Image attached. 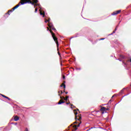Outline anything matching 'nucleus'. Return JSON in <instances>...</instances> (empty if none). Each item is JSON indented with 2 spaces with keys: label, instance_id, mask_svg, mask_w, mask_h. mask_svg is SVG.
I'll use <instances>...</instances> for the list:
<instances>
[{
  "label": "nucleus",
  "instance_id": "nucleus-1",
  "mask_svg": "<svg viewBox=\"0 0 131 131\" xmlns=\"http://www.w3.org/2000/svg\"><path fill=\"white\" fill-rule=\"evenodd\" d=\"M25 4H31V5H34L35 4L34 2H32L31 0H20V2L14 7H13L11 10H9L6 15H10V12H12L14 10H16L17 8H19L21 5H25Z\"/></svg>",
  "mask_w": 131,
  "mask_h": 131
},
{
  "label": "nucleus",
  "instance_id": "nucleus-2",
  "mask_svg": "<svg viewBox=\"0 0 131 131\" xmlns=\"http://www.w3.org/2000/svg\"><path fill=\"white\" fill-rule=\"evenodd\" d=\"M47 30H49V31H50V33L52 34V37H53L54 41H55V42L57 45V51H59V42L58 41V38H57V37H56L55 33H54V32H53V31H52V30H50V28H49V27H47Z\"/></svg>",
  "mask_w": 131,
  "mask_h": 131
},
{
  "label": "nucleus",
  "instance_id": "nucleus-3",
  "mask_svg": "<svg viewBox=\"0 0 131 131\" xmlns=\"http://www.w3.org/2000/svg\"><path fill=\"white\" fill-rule=\"evenodd\" d=\"M74 113L75 115V120H78L79 121H80V120H81V115H79L77 116V112H76V110H74Z\"/></svg>",
  "mask_w": 131,
  "mask_h": 131
},
{
  "label": "nucleus",
  "instance_id": "nucleus-4",
  "mask_svg": "<svg viewBox=\"0 0 131 131\" xmlns=\"http://www.w3.org/2000/svg\"><path fill=\"white\" fill-rule=\"evenodd\" d=\"M60 99H61L58 102V105H61V104H63L65 103V101H66L65 97L60 96Z\"/></svg>",
  "mask_w": 131,
  "mask_h": 131
},
{
  "label": "nucleus",
  "instance_id": "nucleus-5",
  "mask_svg": "<svg viewBox=\"0 0 131 131\" xmlns=\"http://www.w3.org/2000/svg\"><path fill=\"white\" fill-rule=\"evenodd\" d=\"M48 26L50 29H52V30H54V31H56V29L55 27H54V25L52 23H49Z\"/></svg>",
  "mask_w": 131,
  "mask_h": 131
},
{
  "label": "nucleus",
  "instance_id": "nucleus-6",
  "mask_svg": "<svg viewBox=\"0 0 131 131\" xmlns=\"http://www.w3.org/2000/svg\"><path fill=\"white\" fill-rule=\"evenodd\" d=\"M80 123H79V124L77 125H74V126H73V128L75 129V130H77V127H79V126H80V124L81 123V121L80 120Z\"/></svg>",
  "mask_w": 131,
  "mask_h": 131
},
{
  "label": "nucleus",
  "instance_id": "nucleus-7",
  "mask_svg": "<svg viewBox=\"0 0 131 131\" xmlns=\"http://www.w3.org/2000/svg\"><path fill=\"white\" fill-rule=\"evenodd\" d=\"M121 12V10H117L116 11H114L112 13V16H115V15H118V14H120Z\"/></svg>",
  "mask_w": 131,
  "mask_h": 131
},
{
  "label": "nucleus",
  "instance_id": "nucleus-8",
  "mask_svg": "<svg viewBox=\"0 0 131 131\" xmlns=\"http://www.w3.org/2000/svg\"><path fill=\"white\" fill-rule=\"evenodd\" d=\"M101 107L100 111H101L102 114H104L105 112H106V107H103L102 106H100Z\"/></svg>",
  "mask_w": 131,
  "mask_h": 131
},
{
  "label": "nucleus",
  "instance_id": "nucleus-9",
  "mask_svg": "<svg viewBox=\"0 0 131 131\" xmlns=\"http://www.w3.org/2000/svg\"><path fill=\"white\" fill-rule=\"evenodd\" d=\"M65 82H66L65 81H63L62 84L60 85L61 88L63 86V89H66V85L65 84Z\"/></svg>",
  "mask_w": 131,
  "mask_h": 131
},
{
  "label": "nucleus",
  "instance_id": "nucleus-10",
  "mask_svg": "<svg viewBox=\"0 0 131 131\" xmlns=\"http://www.w3.org/2000/svg\"><path fill=\"white\" fill-rule=\"evenodd\" d=\"M14 119L15 121H18L19 120V117L18 116H15Z\"/></svg>",
  "mask_w": 131,
  "mask_h": 131
},
{
  "label": "nucleus",
  "instance_id": "nucleus-11",
  "mask_svg": "<svg viewBox=\"0 0 131 131\" xmlns=\"http://www.w3.org/2000/svg\"><path fill=\"white\" fill-rule=\"evenodd\" d=\"M1 96H2V97H3L4 98H6V99H8L9 101L10 100H11V99H10L9 97L5 96L3 94H1Z\"/></svg>",
  "mask_w": 131,
  "mask_h": 131
},
{
  "label": "nucleus",
  "instance_id": "nucleus-12",
  "mask_svg": "<svg viewBox=\"0 0 131 131\" xmlns=\"http://www.w3.org/2000/svg\"><path fill=\"white\" fill-rule=\"evenodd\" d=\"M40 14L41 15L43 16V17H45V15H46L45 12H42V11H40Z\"/></svg>",
  "mask_w": 131,
  "mask_h": 131
},
{
  "label": "nucleus",
  "instance_id": "nucleus-13",
  "mask_svg": "<svg viewBox=\"0 0 131 131\" xmlns=\"http://www.w3.org/2000/svg\"><path fill=\"white\" fill-rule=\"evenodd\" d=\"M117 27H117L115 28V30L113 32V33L111 34V35H112V34H113V33H115V31H116V30H117Z\"/></svg>",
  "mask_w": 131,
  "mask_h": 131
},
{
  "label": "nucleus",
  "instance_id": "nucleus-14",
  "mask_svg": "<svg viewBox=\"0 0 131 131\" xmlns=\"http://www.w3.org/2000/svg\"><path fill=\"white\" fill-rule=\"evenodd\" d=\"M68 98H69V96H66L65 99H66V102H67V100L68 99Z\"/></svg>",
  "mask_w": 131,
  "mask_h": 131
},
{
  "label": "nucleus",
  "instance_id": "nucleus-15",
  "mask_svg": "<svg viewBox=\"0 0 131 131\" xmlns=\"http://www.w3.org/2000/svg\"><path fill=\"white\" fill-rule=\"evenodd\" d=\"M60 94H63V92L62 91H58L59 96H60Z\"/></svg>",
  "mask_w": 131,
  "mask_h": 131
},
{
  "label": "nucleus",
  "instance_id": "nucleus-16",
  "mask_svg": "<svg viewBox=\"0 0 131 131\" xmlns=\"http://www.w3.org/2000/svg\"><path fill=\"white\" fill-rule=\"evenodd\" d=\"M34 2L35 4H37V3H38V0H35L34 1Z\"/></svg>",
  "mask_w": 131,
  "mask_h": 131
},
{
  "label": "nucleus",
  "instance_id": "nucleus-17",
  "mask_svg": "<svg viewBox=\"0 0 131 131\" xmlns=\"http://www.w3.org/2000/svg\"><path fill=\"white\" fill-rule=\"evenodd\" d=\"M120 58H121L122 59H124V56L123 55H120Z\"/></svg>",
  "mask_w": 131,
  "mask_h": 131
},
{
  "label": "nucleus",
  "instance_id": "nucleus-18",
  "mask_svg": "<svg viewBox=\"0 0 131 131\" xmlns=\"http://www.w3.org/2000/svg\"><path fill=\"white\" fill-rule=\"evenodd\" d=\"M76 120V122H74L73 124H75V123H78V122H77V120Z\"/></svg>",
  "mask_w": 131,
  "mask_h": 131
},
{
  "label": "nucleus",
  "instance_id": "nucleus-19",
  "mask_svg": "<svg viewBox=\"0 0 131 131\" xmlns=\"http://www.w3.org/2000/svg\"><path fill=\"white\" fill-rule=\"evenodd\" d=\"M124 90H125V88L123 89L121 91V93H123V91H124Z\"/></svg>",
  "mask_w": 131,
  "mask_h": 131
},
{
  "label": "nucleus",
  "instance_id": "nucleus-20",
  "mask_svg": "<svg viewBox=\"0 0 131 131\" xmlns=\"http://www.w3.org/2000/svg\"><path fill=\"white\" fill-rule=\"evenodd\" d=\"M58 54L59 57H61V54L60 53V52L58 51Z\"/></svg>",
  "mask_w": 131,
  "mask_h": 131
},
{
  "label": "nucleus",
  "instance_id": "nucleus-21",
  "mask_svg": "<svg viewBox=\"0 0 131 131\" xmlns=\"http://www.w3.org/2000/svg\"><path fill=\"white\" fill-rule=\"evenodd\" d=\"M48 22H49V20L45 19V23H48Z\"/></svg>",
  "mask_w": 131,
  "mask_h": 131
},
{
  "label": "nucleus",
  "instance_id": "nucleus-22",
  "mask_svg": "<svg viewBox=\"0 0 131 131\" xmlns=\"http://www.w3.org/2000/svg\"><path fill=\"white\" fill-rule=\"evenodd\" d=\"M66 104H67V105H69V104H70V102H66Z\"/></svg>",
  "mask_w": 131,
  "mask_h": 131
},
{
  "label": "nucleus",
  "instance_id": "nucleus-23",
  "mask_svg": "<svg viewBox=\"0 0 131 131\" xmlns=\"http://www.w3.org/2000/svg\"><path fill=\"white\" fill-rule=\"evenodd\" d=\"M36 12H37V8H36V9H35V12L36 13Z\"/></svg>",
  "mask_w": 131,
  "mask_h": 131
},
{
  "label": "nucleus",
  "instance_id": "nucleus-24",
  "mask_svg": "<svg viewBox=\"0 0 131 131\" xmlns=\"http://www.w3.org/2000/svg\"><path fill=\"white\" fill-rule=\"evenodd\" d=\"M51 20V18H49V19H48V21H49L48 22H49V23H50V21Z\"/></svg>",
  "mask_w": 131,
  "mask_h": 131
},
{
  "label": "nucleus",
  "instance_id": "nucleus-25",
  "mask_svg": "<svg viewBox=\"0 0 131 131\" xmlns=\"http://www.w3.org/2000/svg\"><path fill=\"white\" fill-rule=\"evenodd\" d=\"M111 100H110L108 101V104H111Z\"/></svg>",
  "mask_w": 131,
  "mask_h": 131
},
{
  "label": "nucleus",
  "instance_id": "nucleus-26",
  "mask_svg": "<svg viewBox=\"0 0 131 131\" xmlns=\"http://www.w3.org/2000/svg\"><path fill=\"white\" fill-rule=\"evenodd\" d=\"M108 110H109V108H105V112H106V111H108Z\"/></svg>",
  "mask_w": 131,
  "mask_h": 131
},
{
  "label": "nucleus",
  "instance_id": "nucleus-27",
  "mask_svg": "<svg viewBox=\"0 0 131 131\" xmlns=\"http://www.w3.org/2000/svg\"><path fill=\"white\" fill-rule=\"evenodd\" d=\"M25 131H28V128H26Z\"/></svg>",
  "mask_w": 131,
  "mask_h": 131
},
{
  "label": "nucleus",
  "instance_id": "nucleus-28",
  "mask_svg": "<svg viewBox=\"0 0 131 131\" xmlns=\"http://www.w3.org/2000/svg\"><path fill=\"white\" fill-rule=\"evenodd\" d=\"M62 78H63V79H65V76H64V75H63V76H62Z\"/></svg>",
  "mask_w": 131,
  "mask_h": 131
},
{
  "label": "nucleus",
  "instance_id": "nucleus-29",
  "mask_svg": "<svg viewBox=\"0 0 131 131\" xmlns=\"http://www.w3.org/2000/svg\"><path fill=\"white\" fill-rule=\"evenodd\" d=\"M73 125V124H71L70 126H69V128L70 127V126H72Z\"/></svg>",
  "mask_w": 131,
  "mask_h": 131
},
{
  "label": "nucleus",
  "instance_id": "nucleus-30",
  "mask_svg": "<svg viewBox=\"0 0 131 131\" xmlns=\"http://www.w3.org/2000/svg\"><path fill=\"white\" fill-rule=\"evenodd\" d=\"M123 63L124 65H126V63L125 62H124V61H123Z\"/></svg>",
  "mask_w": 131,
  "mask_h": 131
},
{
  "label": "nucleus",
  "instance_id": "nucleus-31",
  "mask_svg": "<svg viewBox=\"0 0 131 131\" xmlns=\"http://www.w3.org/2000/svg\"><path fill=\"white\" fill-rule=\"evenodd\" d=\"M70 106H73V104L70 103Z\"/></svg>",
  "mask_w": 131,
  "mask_h": 131
},
{
  "label": "nucleus",
  "instance_id": "nucleus-32",
  "mask_svg": "<svg viewBox=\"0 0 131 131\" xmlns=\"http://www.w3.org/2000/svg\"><path fill=\"white\" fill-rule=\"evenodd\" d=\"M76 110V112H77V111H79V110H78V108H77V110Z\"/></svg>",
  "mask_w": 131,
  "mask_h": 131
},
{
  "label": "nucleus",
  "instance_id": "nucleus-33",
  "mask_svg": "<svg viewBox=\"0 0 131 131\" xmlns=\"http://www.w3.org/2000/svg\"><path fill=\"white\" fill-rule=\"evenodd\" d=\"M67 94H68V92H66V94L67 95Z\"/></svg>",
  "mask_w": 131,
  "mask_h": 131
},
{
  "label": "nucleus",
  "instance_id": "nucleus-34",
  "mask_svg": "<svg viewBox=\"0 0 131 131\" xmlns=\"http://www.w3.org/2000/svg\"><path fill=\"white\" fill-rule=\"evenodd\" d=\"M91 130V129H88L87 131Z\"/></svg>",
  "mask_w": 131,
  "mask_h": 131
},
{
  "label": "nucleus",
  "instance_id": "nucleus-35",
  "mask_svg": "<svg viewBox=\"0 0 131 131\" xmlns=\"http://www.w3.org/2000/svg\"><path fill=\"white\" fill-rule=\"evenodd\" d=\"M130 62H131V58H130Z\"/></svg>",
  "mask_w": 131,
  "mask_h": 131
},
{
  "label": "nucleus",
  "instance_id": "nucleus-36",
  "mask_svg": "<svg viewBox=\"0 0 131 131\" xmlns=\"http://www.w3.org/2000/svg\"><path fill=\"white\" fill-rule=\"evenodd\" d=\"M114 97V96H113L112 98H113Z\"/></svg>",
  "mask_w": 131,
  "mask_h": 131
},
{
  "label": "nucleus",
  "instance_id": "nucleus-37",
  "mask_svg": "<svg viewBox=\"0 0 131 131\" xmlns=\"http://www.w3.org/2000/svg\"><path fill=\"white\" fill-rule=\"evenodd\" d=\"M101 39H102V40H103V39H104V38H102Z\"/></svg>",
  "mask_w": 131,
  "mask_h": 131
},
{
  "label": "nucleus",
  "instance_id": "nucleus-38",
  "mask_svg": "<svg viewBox=\"0 0 131 131\" xmlns=\"http://www.w3.org/2000/svg\"><path fill=\"white\" fill-rule=\"evenodd\" d=\"M79 70H80V69H79Z\"/></svg>",
  "mask_w": 131,
  "mask_h": 131
},
{
  "label": "nucleus",
  "instance_id": "nucleus-39",
  "mask_svg": "<svg viewBox=\"0 0 131 131\" xmlns=\"http://www.w3.org/2000/svg\"><path fill=\"white\" fill-rule=\"evenodd\" d=\"M91 129H93V127H91Z\"/></svg>",
  "mask_w": 131,
  "mask_h": 131
}]
</instances>
